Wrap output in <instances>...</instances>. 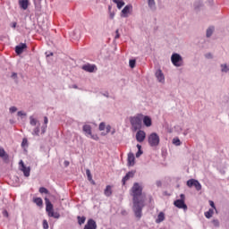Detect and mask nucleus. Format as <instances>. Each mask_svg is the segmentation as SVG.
<instances>
[{
  "label": "nucleus",
  "mask_w": 229,
  "mask_h": 229,
  "mask_svg": "<svg viewBox=\"0 0 229 229\" xmlns=\"http://www.w3.org/2000/svg\"><path fill=\"white\" fill-rule=\"evenodd\" d=\"M131 194L132 196V210L134 212L135 217L140 219L142 217V209L144 208V195H142V185L139 182H134L131 190Z\"/></svg>",
  "instance_id": "nucleus-1"
},
{
  "label": "nucleus",
  "mask_w": 229,
  "mask_h": 229,
  "mask_svg": "<svg viewBox=\"0 0 229 229\" xmlns=\"http://www.w3.org/2000/svg\"><path fill=\"white\" fill-rule=\"evenodd\" d=\"M143 117H144V114H139L130 118V123H131L132 131H137V130H140V128H142Z\"/></svg>",
  "instance_id": "nucleus-2"
},
{
  "label": "nucleus",
  "mask_w": 229,
  "mask_h": 229,
  "mask_svg": "<svg viewBox=\"0 0 229 229\" xmlns=\"http://www.w3.org/2000/svg\"><path fill=\"white\" fill-rule=\"evenodd\" d=\"M148 142L150 148H157V146L160 144V136H158L157 132H152L148 137Z\"/></svg>",
  "instance_id": "nucleus-3"
},
{
  "label": "nucleus",
  "mask_w": 229,
  "mask_h": 229,
  "mask_svg": "<svg viewBox=\"0 0 229 229\" xmlns=\"http://www.w3.org/2000/svg\"><path fill=\"white\" fill-rule=\"evenodd\" d=\"M171 62L174 67H182L183 66V57L178 53H174L171 55Z\"/></svg>",
  "instance_id": "nucleus-4"
},
{
  "label": "nucleus",
  "mask_w": 229,
  "mask_h": 229,
  "mask_svg": "<svg viewBox=\"0 0 229 229\" xmlns=\"http://www.w3.org/2000/svg\"><path fill=\"white\" fill-rule=\"evenodd\" d=\"M188 187H195L196 191H201V183L196 179H190L187 181Z\"/></svg>",
  "instance_id": "nucleus-5"
},
{
  "label": "nucleus",
  "mask_w": 229,
  "mask_h": 229,
  "mask_svg": "<svg viewBox=\"0 0 229 229\" xmlns=\"http://www.w3.org/2000/svg\"><path fill=\"white\" fill-rule=\"evenodd\" d=\"M20 165H21V171H22L24 176L26 178L30 177V174L31 173V168H30V166H26L22 160L20 161Z\"/></svg>",
  "instance_id": "nucleus-6"
},
{
  "label": "nucleus",
  "mask_w": 229,
  "mask_h": 229,
  "mask_svg": "<svg viewBox=\"0 0 229 229\" xmlns=\"http://www.w3.org/2000/svg\"><path fill=\"white\" fill-rule=\"evenodd\" d=\"M174 207L177 208H182L184 212H187V204H185V200L183 199H176L174 202Z\"/></svg>",
  "instance_id": "nucleus-7"
},
{
  "label": "nucleus",
  "mask_w": 229,
  "mask_h": 229,
  "mask_svg": "<svg viewBox=\"0 0 229 229\" xmlns=\"http://www.w3.org/2000/svg\"><path fill=\"white\" fill-rule=\"evenodd\" d=\"M133 12V5L127 4L124 6V8L121 12V17L126 18L128 15H130V13Z\"/></svg>",
  "instance_id": "nucleus-8"
},
{
  "label": "nucleus",
  "mask_w": 229,
  "mask_h": 229,
  "mask_svg": "<svg viewBox=\"0 0 229 229\" xmlns=\"http://www.w3.org/2000/svg\"><path fill=\"white\" fill-rule=\"evenodd\" d=\"M155 76L159 83H165V76L161 69L156 71Z\"/></svg>",
  "instance_id": "nucleus-9"
},
{
  "label": "nucleus",
  "mask_w": 229,
  "mask_h": 229,
  "mask_svg": "<svg viewBox=\"0 0 229 229\" xmlns=\"http://www.w3.org/2000/svg\"><path fill=\"white\" fill-rule=\"evenodd\" d=\"M146 140V131L140 129L136 133V140L138 142H144Z\"/></svg>",
  "instance_id": "nucleus-10"
},
{
  "label": "nucleus",
  "mask_w": 229,
  "mask_h": 229,
  "mask_svg": "<svg viewBox=\"0 0 229 229\" xmlns=\"http://www.w3.org/2000/svg\"><path fill=\"white\" fill-rule=\"evenodd\" d=\"M26 47H28L26 43H21L20 45L16 46L15 47L16 55H22V53H24V49H26Z\"/></svg>",
  "instance_id": "nucleus-11"
},
{
  "label": "nucleus",
  "mask_w": 229,
  "mask_h": 229,
  "mask_svg": "<svg viewBox=\"0 0 229 229\" xmlns=\"http://www.w3.org/2000/svg\"><path fill=\"white\" fill-rule=\"evenodd\" d=\"M83 71H86V72H94V71H98V67H96L95 64H84L82 66Z\"/></svg>",
  "instance_id": "nucleus-12"
},
{
  "label": "nucleus",
  "mask_w": 229,
  "mask_h": 229,
  "mask_svg": "<svg viewBox=\"0 0 229 229\" xmlns=\"http://www.w3.org/2000/svg\"><path fill=\"white\" fill-rule=\"evenodd\" d=\"M133 176H135V171H130L128 172L125 176L122 179V183L123 185H126V182H128V180L133 178Z\"/></svg>",
  "instance_id": "nucleus-13"
},
{
  "label": "nucleus",
  "mask_w": 229,
  "mask_h": 229,
  "mask_svg": "<svg viewBox=\"0 0 229 229\" xmlns=\"http://www.w3.org/2000/svg\"><path fill=\"white\" fill-rule=\"evenodd\" d=\"M98 225L94 219H89L83 229H96Z\"/></svg>",
  "instance_id": "nucleus-14"
},
{
  "label": "nucleus",
  "mask_w": 229,
  "mask_h": 229,
  "mask_svg": "<svg viewBox=\"0 0 229 229\" xmlns=\"http://www.w3.org/2000/svg\"><path fill=\"white\" fill-rule=\"evenodd\" d=\"M82 131H84L86 137H90V135H92V127L89 124L83 125Z\"/></svg>",
  "instance_id": "nucleus-15"
},
{
  "label": "nucleus",
  "mask_w": 229,
  "mask_h": 229,
  "mask_svg": "<svg viewBox=\"0 0 229 229\" xmlns=\"http://www.w3.org/2000/svg\"><path fill=\"white\" fill-rule=\"evenodd\" d=\"M127 161H128V165L130 167H132V165H135V155H133V153H131V152L129 153Z\"/></svg>",
  "instance_id": "nucleus-16"
},
{
  "label": "nucleus",
  "mask_w": 229,
  "mask_h": 229,
  "mask_svg": "<svg viewBox=\"0 0 229 229\" xmlns=\"http://www.w3.org/2000/svg\"><path fill=\"white\" fill-rule=\"evenodd\" d=\"M45 203L47 213L49 215L50 212H53V204L51 203V200H49V199L47 198H45Z\"/></svg>",
  "instance_id": "nucleus-17"
},
{
  "label": "nucleus",
  "mask_w": 229,
  "mask_h": 229,
  "mask_svg": "<svg viewBox=\"0 0 229 229\" xmlns=\"http://www.w3.org/2000/svg\"><path fill=\"white\" fill-rule=\"evenodd\" d=\"M19 6L21 10H28V6H30L29 0H19Z\"/></svg>",
  "instance_id": "nucleus-18"
},
{
  "label": "nucleus",
  "mask_w": 229,
  "mask_h": 229,
  "mask_svg": "<svg viewBox=\"0 0 229 229\" xmlns=\"http://www.w3.org/2000/svg\"><path fill=\"white\" fill-rule=\"evenodd\" d=\"M142 121H143V124L147 127L149 128V126H151L152 124V121H151V117L148 116V115H143L142 117Z\"/></svg>",
  "instance_id": "nucleus-19"
},
{
  "label": "nucleus",
  "mask_w": 229,
  "mask_h": 229,
  "mask_svg": "<svg viewBox=\"0 0 229 229\" xmlns=\"http://www.w3.org/2000/svg\"><path fill=\"white\" fill-rule=\"evenodd\" d=\"M220 71L223 74H229V64H220Z\"/></svg>",
  "instance_id": "nucleus-20"
},
{
  "label": "nucleus",
  "mask_w": 229,
  "mask_h": 229,
  "mask_svg": "<svg viewBox=\"0 0 229 229\" xmlns=\"http://www.w3.org/2000/svg\"><path fill=\"white\" fill-rule=\"evenodd\" d=\"M31 135H33L34 137H40V123L36 125L31 132Z\"/></svg>",
  "instance_id": "nucleus-21"
},
{
  "label": "nucleus",
  "mask_w": 229,
  "mask_h": 229,
  "mask_svg": "<svg viewBox=\"0 0 229 229\" xmlns=\"http://www.w3.org/2000/svg\"><path fill=\"white\" fill-rule=\"evenodd\" d=\"M112 185H107L104 190L105 196H106V198H110V196H112Z\"/></svg>",
  "instance_id": "nucleus-22"
},
{
  "label": "nucleus",
  "mask_w": 229,
  "mask_h": 229,
  "mask_svg": "<svg viewBox=\"0 0 229 229\" xmlns=\"http://www.w3.org/2000/svg\"><path fill=\"white\" fill-rule=\"evenodd\" d=\"M165 219V214H164V212H160L157 215V218L156 219V223L160 224L162 223L164 220Z\"/></svg>",
  "instance_id": "nucleus-23"
},
{
  "label": "nucleus",
  "mask_w": 229,
  "mask_h": 229,
  "mask_svg": "<svg viewBox=\"0 0 229 229\" xmlns=\"http://www.w3.org/2000/svg\"><path fill=\"white\" fill-rule=\"evenodd\" d=\"M30 126H37L38 124H40V122H38L37 118L33 116H30Z\"/></svg>",
  "instance_id": "nucleus-24"
},
{
  "label": "nucleus",
  "mask_w": 229,
  "mask_h": 229,
  "mask_svg": "<svg viewBox=\"0 0 229 229\" xmlns=\"http://www.w3.org/2000/svg\"><path fill=\"white\" fill-rule=\"evenodd\" d=\"M148 8L150 10H157V3L155 0H148Z\"/></svg>",
  "instance_id": "nucleus-25"
},
{
  "label": "nucleus",
  "mask_w": 229,
  "mask_h": 229,
  "mask_svg": "<svg viewBox=\"0 0 229 229\" xmlns=\"http://www.w3.org/2000/svg\"><path fill=\"white\" fill-rule=\"evenodd\" d=\"M113 3H114L118 8V10H121V8H123V6H124V1L123 0H113Z\"/></svg>",
  "instance_id": "nucleus-26"
},
{
  "label": "nucleus",
  "mask_w": 229,
  "mask_h": 229,
  "mask_svg": "<svg viewBox=\"0 0 229 229\" xmlns=\"http://www.w3.org/2000/svg\"><path fill=\"white\" fill-rule=\"evenodd\" d=\"M205 217H207V219H210V217H212L214 216V209L213 208H209L208 211H206L204 213Z\"/></svg>",
  "instance_id": "nucleus-27"
},
{
  "label": "nucleus",
  "mask_w": 229,
  "mask_h": 229,
  "mask_svg": "<svg viewBox=\"0 0 229 229\" xmlns=\"http://www.w3.org/2000/svg\"><path fill=\"white\" fill-rule=\"evenodd\" d=\"M48 216H49V217H54L55 219H60V213L55 212V211L53 210V211H51V212L48 214Z\"/></svg>",
  "instance_id": "nucleus-28"
},
{
  "label": "nucleus",
  "mask_w": 229,
  "mask_h": 229,
  "mask_svg": "<svg viewBox=\"0 0 229 229\" xmlns=\"http://www.w3.org/2000/svg\"><path fill=\"white\" fill-rule=\"evenodd\" d=\"M214 27H209L208 30H207V31H206V37L208 38H210V36L211 35H213L214 34Z\"/></svg>",
  "instance_id": "nucleus-29"
},
{
  "label": "nucleus",
  "mask_w": 229,
  "mask_h": 229,
  "mask_svg": "<svg viewBox=\"0 0 229 229\" xmlns=\"http://www.w3.org/2000/svg\"><path fill=\"white\" fill-rule=\"evenodd\" d=\"M135 65H137V60L131 59L129 61V66L131 67V69H135Z\"/></svg>",
  "instance_id": "nucleus-30"
},
{
  "label": "nucleus",
  "mask_w": 229,
  "mask_h": 229,
  "mask_svg": "<svg viewBox=\"0 0 229 229\" xmlns=\"http://www.w3.org/2000/svg\"><path fill=\"white\" fill-rule=\"evenodd\" d=\"M34 203H36V205H38V207H42L44 202L41 198H36V199H34Z\"/></svg>",
  "instance_id": "nucleus-31"
},
{
  "label": "nucleus",
  "mask_w": 229,
  "mask_h": 229,
  "mask_svg": "<svg viewBox=\"0 0 229 229\" xmlns=\"http://www.w3.org/2000/svg\"><path fill=\"white\" fill-rule=\"evenodd\" d=\"M77 219L79 225H84L87 218L85 216H78Z\"/></svg>",
  "instance_id": "nucleus-32"
},
{
  "label": "nucleus",
  "mask_w": 229,
  "mask_h": 229,
  "mask_svg": "<svg viewBox=\"0 0 229 229\" xmlns=\"http://www.w3.org/2000/svg\"><path fill=\"white\" fill-rule=\"evenodd\" d=\"M173 144H174V146H181L182 145V141L180 140L179 138H174L173 139Z\"/></svg>",
  "instance_id": "nucleus-33"
},
{
  "label": "nucleus",
  "mask_w": 229,
  "mask_h": 229,
  "mask_svg": "<svg viewBox=\"0 0 229 229\" xmlns=\"http://www.w3.org/2000/svg\"><path fill=\"white\" fill-rule=\"evenodd\" d=\"M39 192H40V194H49V191L44 187L39 188Z\"/></svg>",
  "instance_id": "nucleus-34"
},
{
  "label": "nucleus",
  "mask_w": 229,
  "mask_h": 229,
  "mask_svg": "<svg viewBox=\"0 0 229 229\" xmlns=\"http://www.w3.org/2000/svg\"><path fill=\"white\" fill-rule=\"evenodd\" d=\"M86 174H87V176H88V180H89V182H92V174H90V170L87 169V170H86Z\"/></svg>",
  "instance_id": "nucleus-35"
},
{
  "label": "nucleus",
  "mask_w": 229,
  "mask_h": 229,
  "mask_svg": "<svg viewBox=\"0 0 229 229\" xmlns=\"http://www.w3.org/2000/svg\"><path fill=\"white\" fill-rule=\"evenodd\" d=\"M28 147V139L24 138L21 141V148Z\"/></svg>",
  "instance_id": "nucleus-36"
},
{
  "label": "nucleus",
  "mask_w": 229,
  "mask_h": 229,
  "mask_svg": "<svg viewBox=\"0 0 229 229\" xmlns=\"http://www.w3.org/2000/svg\"><path fill=\"white\" fill-rule=\"evenodd\" d=\"M105 128H106V125L105 124V123H100V124H99V127H98V130L100 131H103L104 130H105Z\"/></svg>",
  "instance_id": "nucleus-37"
},
{
  "label": "nucleus",
  "mask_w": 229,
  "mask_h": 229,
  "mask_svg": "<svg viewBox=\"0 0 229 229\" xmlns=\"http://www.w3.org/2000/svg\"><path fill=\"white\" fill-rule=\"evenodd\" d=\"M212 224L214 225V226H215L216 228H219V220L214 219V220L212 221Z\"/></svg>",
  "instance_id": "nucleus-38"
},
{
  "label": "nucleus",
  "mask_w": 229,
  "mask_h": 229,
  "mask_svg": "<svg viewBox=\"0 0 229 229\" xmlns=\"http://www.w3.org/2000/svg\"><path fill=\"white\" fill-rule=\"evenodd\" d=\"M114 17H115V12L111 11L109 13V19H111V21H114Z\"/></svg>",
  "instance_id": "nucleus-39"
},
{
  "label": "nucleus",
  "mask_w": 229,
  "mask_h": 229,
  "mask_svg": "<svg viewBox=\"0 0 229 229\" xmlns=\"http://www.w3.org/2000/svg\"><path fill=\"white\" fill-rule=\"evenodd\" d=\"M47 130V125H42L41 126V135H44Z\"/></svg>",
  "instance_id": "nucleus-40"
},
{
  "label": "nucleus",
  "mask_w": 229,
  "mask_h": 229,
  "mask_svg": "<svg viewBox=\"0 0 229 229\" xmlns=\"http://www.w3.org/2000/svg\"><path fill=\"white\" fill-rule=\"evenodd\" d=\"M43 228L49 229V224L47 223V220H43Z\"/></svg>",
  "instance_id": "nucleus-41"
},
{
  "label": "nucleus",
  "mask_w": 229,
  "mask_h": 229,
  "mask_svg": "<svg viewBox=\"0 0 229 229\" xmlns=\"http://www.w3.org/2000/svg\"><path fill=\"white\" fill-rule=\"evenodd\" d=\"M9 112H10V114H15V112H17V107H15V106H11V107L9 108Z\"/></svg>",
  "instance_id": "nucleus-42"
},
{
  "label": "nucleus",
  "mask_w": 229,
  "mask_h": 229,
  "mask_svg": "<svg viewBox=\"0 0 229 229\" xmlns=\"http://www.w3.org/2000/svg\"><path fill=\"white\" fill-rule=\"evenodd\" d=\"M17 115L19 116V117H26V113H24V112H22V111H19L18 113H17Z\"/></svg>",
  "instance_id": "nucleus-43"
},
{
  "label": "nucleus",
  "mask_w": 229,
  "mask_h": 229,
  "mask_svg": "<svg viewBox=\"0 0 229 229\" xmlns=\"http://www.w3.org/2000/svg\"><path fill=\"white\" fill-rule=\"evenodd\" d=\"M209 205H210V207H212V208H213L214 210H216V204L214 203V201L209 200Z\"/></svg>",
  "instance_id": "nucleus-44"
},
{
  "label": "nucleus",
  "mask_w": 229,
  "mask_h": 229,
  "mask_svg": "<svg viewBox=\"0 0 229 229\" xmlns=\"http://www.w3.org/2000/svg\"><path fill=\"white\" fill-rule=\"evenodd\" d=\"M144 152L142 150H138L136 153V158H139L140 155H142Z\"/></svg>",
  "instance_id": "nucleus-45"
},
{
  "label": "nucleus",
  "mask_w": 229,
  "mask_h": 229,
  "mask_svg": "<svg viewBox=\"0 0 229 229\" xmlns=\"http://www.w3.org/2000/svg\"><path fill=\"white\" fill-rule=\"evenodd\" d=\"M91 137V139H93V140H99V137H98V135H89Z\"/></svg>",
  "instance_id": "nucleus-46"
},
{
  "label": "nucleus",
  "mask_w": 229,
  "mask_h": 229,
  "mask_svg": "<svg viewBox=\"0 0 229 229\" xmlns=\"http://www.w3.org/2000/svg\"><path fill=\"white\" fill-rule=\"evenodd\" d=\"M11 28L16 29L17 28V22L13 21L10 24Z\"/></svg>",
  "instance_id": "nucleus-47"
},
{
  "label": "nucleus",
  "mask_w": 229,
  "mask_h": 229,
  "mask_svg": "<svg viewBox=\"0 0 229 229\" xmlns=\"http://www.w3.org/2000/svg\"><path fill=\"white\" fill-rule=\"evenodd\" d=\"M47 123H49V120L47 119V116L44 117V125L47 126Z\"/></svg>",
  "instance_id": "nucleus-48"
},
{
  "label": "nucleus",
  "mask_w": 229,
  "mask_h": 229,
  "mask_svg": "<svg viewBox=\"0 0 229 229\" xmlns=\"http://www.w3.org/2000/svg\"><path fill=\"white\" fill-rule=\"evenodd\" d=\"M106 133H110V131L112 130V126L106 125Z\"/></svg>",
  "instance_id": "nucleus-49"
},
{
  "label": "nucleus",
  "mask_w": 229,
  "mask_h": 229,
  "mask_svg": "<svg viewBox=\"0 0 229 229\" xmlns=\"http://www.w3.org/2000/svg\"><path fill=\"white\" fill-rule=\"evenodd\" d=\"M205 57L208 59H211V58H213V55L210 53H208L205 55Z\"/></svg>",
  "instance_id": "nucleus-50"
},
{
  "label": "nucleus",
  "mask_w": 229,
  "mask_h": 229,
  "mask_svg": "<svg viewBox=\"0 0 229 229\" xmlns=\"http://www.w3.org/2000/svg\"><path fill=\"white\" fill-rule=\"evenodd\" d=\"M102 96H104L105 98H110V94L108 93V91L102 93Z\"/></svg>",
  "instance_id": "nucleus-51"
},
{
  "label": "nucleus",
  "mask_w": 229,
  "mask_h": 229,
  "mask_svg": "<svg viewBox=\"0 0 229 229\" xmlns=\"http://www.w3.org/2000/svg\"><path fill=\"white\" fill-rule=\"evenodd\" d=\"M116 35L114 36V38H119L121 36L119 35V30H115Z\"/></svg>",
  "instance_id": "nucleus-52"
},
{
  "label": "nucleus",
  "mask_w": 229,
  "mask_h": 229,
  "mask_svg": "<svg viewBox=\"0 0 229 229\" xmlns=\"http://www.w3.org/2000/svg\"><path fill=\"white\" fill-rule=\"evenodd\" d=\"M3 216H4V217H8V211L7 210H4L3 211Z\"/></svg>",
  "instance_id": "nucleus-53"
},
{
  "label": "nucleus",
  "mask_w": 229,
  "mask_h": 229,
  "mask_svg": "<svg viewBox=\"0 0 229 229\" xmlns=\"http://www.w3.org/2000/svg\"><path fill=\"white\" fill-rule=\"evenodd\" d=\"M180 198H181V199H182V201H185V194L182 193V194L180 195Z\"/></svg>",
  "instance_id": "nucleus-54"
},
{
  "label": "nucleus",
  "mask_w": 229,
  "mask_h": 229,
  "mask_svg": "<svg viewBox=\"0 0 229 229\" xmlns=\"http://www.w3.org/2000/svg\"><path fill=\"white\" fill-rule=\"evenodd\" d=\"M4 149H0V157H4Z\"/></svg>",
  "instance_id": "nucleus-55"
},
{
  "label": "nucleus",
  "mask_w": 229,
  "mask_h": 229,
  "mask_svg": "<svg viewBox=\"0 0 229 229\" xmlns=\"http://www.w3.org/2000/svg\"><path fill=\"white\" fill-rule=\"evenodd\" d=\"M12 78H13L15 80L17 78V73L16 72H13L12 73Z\"/></svg>",
  "instance_id": "nucleus-56"
},
{
  "label": "nucleus",
  "mask_w": 229,
  "mask_h": 229,
  "mask_svg": "<svg viewBox=\"0 0 229 229\" xmlns=\"http://www.w3.org/2000/svg\"><path fill=\"white\" fill-rule=\"evenodd\" d=\"M137 148H138V151L142 150V146H140V144H137Z\"/></svg>",
  "instance_id": "nucleus-57"
},
{
  "label": "nucleus",
  "mask_w": 229,
  "mask_h": 229,
  "mask_svg": "<svg viewBox=\"0 0 229 229\" xmlns=\"http://www.w3.org/2000/svg\"><path fill=\"white\" fill-rule=\"evenodd\" d=\"M110 12H113V11H112V5H108V13H109Z\"/></svg>",
  "instance_id": "nucleus-58"
},
{
  "label": "nucleus",
  "mask_w": 229,
  "mask_h": 229,
  "mask_svg": "<svg viewBox=\"0 0 229 229\" xmlns=\"http://www.w3.org/2000/svg\"><path fill=\"white\" fill-rule=\"evenodd\" d=\"M73 89H78V86L77 85H73Z\"/></svg>",
  "instance_id": "nucleus-59"
},
{
  "label": "nucleus",
  "mask_w": 229,
  "mask_h": 229,
  "mask_svg": "<svg viewBox=\"0 0 229 229\" xmlns=\"http://www.w3.org/2000/svg\"><path fill=\"white\" fill-rule=\"evenodd\" d=\"M64 164H65L66 165H69V162H67V161H65Z\"/></svg>",
  "instance_id": "nucleus-60"
},
{
  "label": "nucleus",
  "mask_w": 229,
  "mask_h": 229,
  "mask_svg": "<svg viewBox=\"0 0 229 229\" xmlns=\"http://www.w3.org/2000/svg\"><path fill=\"white\" fill-rule=\"evenodd\" d=\"M47 56H53V53H50V55H47Z\"/></svg>",
  "instance_id": "nucleus-61"
},
{
  "label": "nucleus",
  "mask_w": 229,
  "mask_h": 229,
  "mask_svg": "<svg viewBox=\"0 0 229 229\" xmlns=\"http://www.w3.org/2000/svg\"><path fill=\"white\" fill-rule=\"evenodd\" d=\"M91 183H93V185H96V182L94 181H91Z\"/></svg>",
  "instance_id": "nucleus-62"
},
{
  "label": "nucleus",
  "mask_w": 229,
  "mask_h": 229,
  "mask_svg": "<svg viewBox=\"0 0 229 229\" xmlns=\"http://www.w3.org/2000/svg\"><path fill=\"white\" fill-rule=\"evenodd\" d=\"M73 33H78V30H74Z\"/></svg>",
  "instance_id": "nucleus-63"
},
{
  "label": "nucleus",
  "mask_w": 229,
  "mask_h": 229,
  "mask_svg": "<svg viewBox=\"0 0 229 229\" xmlns=\"http://www.w3.org/2000/svg\"><path fill=\"white\" fill-rule=\"evenodd\" d=\"M157 185H160V182H157Z\"/></svg>",
  "instance_id": "nucleus-64"
}]
</instances>
